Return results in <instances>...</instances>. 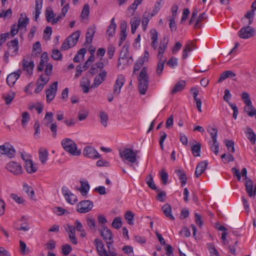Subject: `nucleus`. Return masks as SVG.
<instances>
[{
  "label": "nucleus",
  "instance_id": "obj_1",
  "mask_svg": "<svg viewBox=\"0 0 256 256\" xmlns=\"http://www.w3.org/2000/svg\"><path fill=\"white\" fill-rule=\"evenodd\" d=\"M100 235L106 242L108 250L100 240L95 239L94 244L99 256H123L122 254H117L116 249L114 246L113 236L109 228L103 226L100 230Z\"/></svg>",
  "mask_w": 256,
  "mask_h": 256
},
{
  "label": "nucleus",
  "instance_id": "obj_2",
  "mask_svg": "<svg viewBox=\"0 0 256 256\" xmlns=\"http://www.w3.org/2000/svg\"><path fill=\"white\" fill-rule=\"evenodd\" d=\"M138 87L139 92L141 94L144 95L146 92L149 83L146 67L144 66L142 68L138 77Z\"/></svg>",
  "mask_w": 256,
  "mask_h": 256
},
{
  "label": "nucleus",
  "instance_id": "obj_3",
  "mask_svg": "<svg viewBox=\"0 0 256 256\" xmlns=\"http://www.w3.org/2000/svg\"><path fill=\"white\" fill-rule=\"evenodd\" d=\"M119 154L123 161L126 160L130 163V166L134 168V167L133 164H138L137 154L133 150L126 148L123 150H120Z\"/></svg>",
  "mask_w": 256,
  "mask_h": 256
},
{
  "label": "nucleus",
  "instance_id": "obj_4",
  "mask_svg": "<svg viewBox=\"0 0 256 256\" xmlns=\"http://www.w3.org/2000/svg\"><path fill=\"white\" fill-rule=\"evenodd\" d=\"M61 144L64 150L70 154L74 156L80 154V150H78L76 144L72 139L65 138L62 140Z\"/></svg>",
  "mask_w": 256,
  "mask_h": 256
},
{
  "label": "nucleus",
  "instance_id": "obj_5",
  "mask_svg": "<svg viewBox=\"0 0 256 256\" xmlns=\"http://www.w3.org/2000/svg\"><path fill=\"white\" fill-rule=\"evenodd\" d=\"M16 150L9 142H4L0 146V154L5 155L9 158H12L16 154Z\"/></svg>",
  "mask_w": 256,
  "mask_h": 256
},
{
  "label": "nucleus",
  "instance_id": "obj_6",
  "mask_svg": "<svg viewBox=\"0 0 256 256\" xmlns=\"http://www.w3.org/2000/svg\"><path fill=\"white\" fill-rule=\"evenodd\" d=\"M53 66L51 64H46L44 69V74L40 75L37 80V82L41 83L45 86L50 80V76L52 74Z\"/></svg>",
  "mask_w": 256,
  "mask_h": 256
},
{
  "label": "nucleus",
  "instance_id": "obj_7",
  "mask_svg": "<svg viewBox=\"0 0 256 256\" xmlns=\"http://www.w3.org/2000/svg\"><path fill=\"white\" fill-rule=\"evenodd\" d=\"M255 30L250 26L248 25L246 26H244L238 31V34L239 36L243 39H247L252 37L255 34Z\"/></svg>",
  "mask_w": 256,
  "mask_h": 256
},
{
  "label": "nucleus",
  "instance_id": "obj_8",
  "mask_svg": "<svg viewBox=\"0 0 256 256\" xmlns=\"http://www.w3.org/2000/svg\"><path fill=\"white\" fill-rule=\"evenodd\" d=\"M125 81L126 78L123 74H119L117 76L115 84L113 86V94L114 95H119L121 91V88L123 86Z\"/></svg>",
  "mask_w": 256,
  "mask_h": 256
},
{
  "label": "nucleus",
  "instance_id": "obj_9",
  "mask_svg": "<svg viewBox=\"0 0 256 256\" xmlns=\"http://www.w3.org/2000/svg\"><path fill=\"white\" fill-rule=\"evenodd\" d=\"M93 206V202L92 201L82 200L77 204V211L80 213H86L91 210Z\"/></svg>",
  "mask_w": 256,
  "mask_h": 256
},
{
  "label": "nucleus",
  "instance_id": "obj_10",
  "mask_svg": "<svg viewBox=\"0 0 256 256\" xmlns=\"http://www.w3.org/2000/svg\"><path fill=\"white\" fill-rule=\"evenodd\" d=\"M58 82H55L46 90V100L48 103H50L54 98L58 90Z\"/></svg>",
  "mask_w": 256,
  "mask_h": 256
},
{
  "label": "nucleus",
  "instance_id": "obj_11",
  "mask_svg": "<svg viewBox=\"0 0 256 256\" xmlns=\"http://www.w3.org/2000/svg\"><path fill=\"white\" fill-rule=\"evenodd\" d=\"M6 168L15 176H19L22 174V168L20 164L14 161L8 162L6 166Z\"/></svg>",
  "mask_w": 256,
  "mask_h": 256
},
{
  "label": "nucleus",
  "instance_id": "obj_12",
  "mask_svg": "<svg viewBox=\"0 0 256 256\" xmlns=\"http://www.w3.org/2000/svg\"><path fill=\"white\" fill-rule=\"evenodd\" d=\"M62 192L68 202L73 204L78 201L76 196L72 193L67 187L63 186Z\"/></svg>",
  "mask_w": 256,
  "mask_h": 256
},
{
  "label": "nucleus",
  "instance_id": "obj_13",
  "mask_svg": "<svg viewBox=\"0 0 256 256\" xmlns=\"http://www.w3.org/2000/svg\"><path fill=\"white\" fill-rule=\"evenodd\" d=\"M84 155L88 158L93 159H96L100 156V154L92 146H86L83 151Z\"/></svg>",
  "mask_w": 256,
  "mask_h": 256
},
{
  "label": "nucleus",
  "instance_id": "obj_14",
  "mask_svg": "<svg viewBox=\"0 0 256 256\" xmlns=\"http://www.w3.org/2000/svg\"><path fill=\"white\" fill-rule=\"evenodd\" d=\"M106 75V72L105 70H102L101 72L95 76L91 88H94L100 86L105 80Z\"/></svg>",
  "mask_w": 256,
  "mask_h": 256
},
{
  "label": "nucleus",
  "instance_id": "obj_15",
  "mask_svg": "<svg viewBox=\"0 0 256 256\" xmlns=\"http://www.w3.org/2000/svg\"><path fill=\"white\" fill-rule=\"evenodd\" d=\"M18 40L15 38L8 43V51L10 52L12 56H15L18 54Z\"/></svg>",
  "mask_w": 256,
  "mask_h": 256
},
{
  "label": "nucleus",
  "instance_id": "obj_16",
  "mask_svg": "<svg viewBox=\"0 0 256 256\" xmlns=\"http://www.w3.org/2000/svg\"><path fill=\"white\" fill-rule=\"evenodd\" d=\"M22 70H18L16 72H12L8 75L6 78V82L8 84L10 87L12 86L20 78Z\"/></svg>",
  "mask_w": 256,
  "mask_h": 256
},
{
  "label": "nucleus",
  "instance_id": "obj_17",
  "mask_svg": "<svg viewBox=\"0 0 256 256\" xmlns=\"http://www.w3.org/2000/svg\"><path fill=\"white\" fill-rule=\"evenodd\" d=\"M34 66V64L33 61L28 60L24 58L23 59L22 62V68L28 74L32 75V74Z\"/></svg>",
  "mask_w": 256,
  "mask_h": 256
},
{
  "label": "nucleus",
  "instance_id": "obj_18",
  "mask_svg": "<svg viewBox=\"0 0 256 256\" xmlns=\"http://www.w3.org/2000/svg\"><path fill=\"white\" fill-rule=\"evenodd\" d=\"M246 188L250 197H255L256 195V185L254 186L253 182L250 179H247L246 182Z\"/></svg>",
  "mask_w": 256,
  "mask_h": 256
},
{
  "label": "nucleus",
  "instance_id": "obj_19",
  "mask_svg": "<svg viewBox=\"0 0 256 256\" xmlns=\"http://www.w3.org/2000/svg\"><path fill=\"white\" fill-rule=\"evenodd\" d=\"M66 230L68 232L69 238L71 242L74 244H77V240L76 238V229L75 227L70 224H67L65 226Z\"/></svg>",
  "mask_w": 256,
  "mask_h": 256
},
{
  "label": "nucleus",
  "instance_id": "obj_20",
  "mask_svg": "<svg viewBox=\"0 0 256 256\" xmlns=\"http://www.w3.org/2000/svg\"><path fill=\"white\" fill-rule=\"evenodd\" d=\"M168 40L166 38H164L160 42V46L158 48V58H166L163 56L166 48L168 47Z\"/></svg>",
  "mask_w": 256,
  "mask_h": 256
},
{
  "label": "nucleus",
  "instance_id": "obj_21",
  "mask_svg": "<svg viewBox=\"0 0 256 256\" xmlns=\"http://www.w3.org/2000/svg\"><path fill=\"white\" fill-rule=\"evenodd\" d=\"M128 46H124L120 52V58L118 60V66L120 67L122 64H124L122 62L128 58Z\"/></svg>",
  "mask_w": 256,
  "mask_h": 256
},
{
  "label": "nucleus",
  "instance_id": "obj_22",
  "mask_svg": "<svg viewBox=\"0 0 256 256\" xmlns=\"http://www.w3.org/2000/svg\"><path fill=\"white\" fill-rule=\"evenodd\" d=\"M80 30H77L66 38L68 40L67 42L69 43V46L72 47L77 43L80 36Z\"/></svg>",
  "mask_w": 256,
  "mask_h": 256
},
{
  "label": "nucleus",
  "instance_id": "obj_23",
  "mask_svg": "<svg viewBox=\"0 0 256 256\" xmlns=\"http://www.w3.org/2000/svg\"><path fill=\"white\" fill-rule=\"evenodd\" d=\"M80 30H77L66 38L68 40L67 42L69 43V46L72 47L77 43L80 36Z\"/></svg>",
  "mask_w": 256,
  "mask_h": 256
},
{
  "label": "nucleus",
  "instance_id": "obj_24",
  "mask_svg": "<svg viewBox=\"0 0 256 256\" xmlns=\"http://www.w3.org/2000/svg\"><path fill=\"white\" fill-rule=\"evenodd\" d=\"M208 164V162L206 160L201 161L198 164L194 173L196 178H198L204 171Z\"/></svg>",
  "mask_w": 256,
  "mask_h": 256
},
{
  "label": "nucleus",
  "instance_id": "obj_25",
  "mask_svg": "<svg viewBox=\"0 0 256 256\" xmlns=\"http://www.w3.org/2000/svg\"><path fill=\"white\" fill-rule=\"evenodd\" d=\"M151 35V46L154 50H156L158 44V34L155 29L150 31Z\"/></svg>",
  "mask_w": 256,
  "mask_h": 256
},
{
  "label": "nucleus",
  "instance_id": "obj_26",
  "mask_svg": "<svg viewBox=\"0 0 256 256\" xmlns=\"http://www.w3.org/2000/svg\"><path fill=\"white\" fill-rule=\"evenodd\" d=\"M28 23L29 18L26 16V14H21L18 20V24H17L18 27L20 29L23 28H26Z\"/></svg>",
  "mask_w": 256,
  "mask_h": 256
},
{
  "label": "nucleus",
  "instance_id": "obj_27",
  "mask_svg": "<svg viewBox=\"0 0 256 256\" xmlns=\"http://www.w3.org/2000/svg\"><path fill=\"white\" fill-rule=\"evenodd\" d=\"M43 0H36V6L35 11L34 13V20L37 21L39 18L40 14H41V10L42 8Z\"/></svg>",
  "mask_w": 256,
  "mask_h": 256
},
{
  "label": "nucleus",
  "instance_id": "obj_28",
  "mask_svg": "<svg viewBox=\"0 0 256 256\" xmlns=\"http://www.w3.org/2000/svg\"><path fill=\"white\" fill-rule=\"evenodd\" d=\"M175 172L178 178L181 183V186L184 187L187 182V176L183 170H175Z\"/></svg>",
  "mask_w": 256,
  "mask_h": 256
},
{
  "label": "nucleus",
  "instance_id": "obj_29",
  "mask_svg": "<svg viewBox=\"0 0 256 256\" xmlns=\"http://www.w3.org/2000/svg\"><path fill=\"white\" fill-rule=\"evenodd\" d=\"M48 59L47 53L43 52L41 55L40 61L38 66V72L42 71L44 66H46V63H47Z\"/></svg>",
  "mask_w": 256,
  "mask_h": 256
},
{
  "label": "nucleus",
  "instance_id": "obj_30",
  "mask_svg": "<svg viewBox=\"0 0 256 256\" xmlns=\"http://www.w3.org/2000/svg\"><path fill=\"white\" fill-rule=\"evenodd\" d=\"M186 85V82L184 80H180L176 84L174 88L171 90V94H175L176 93L182 90Z\"/></svg>",
  "mask_w": 256,
  "mask_h": 256
},
{
  "label": "nucleus",
  "instance_id": "obj_31",
  "mask_svg": "<svg viewBox=\"0 0 256 256\" xmlns=\"http://www.w3.org/2000/svg\"><path fill=\"white\" fill-rule=\"evenodd\" d=\"M162 210L164 215L171 220H174V217L172 213V208L170 206L166 204L162 207Z\"/></svg>",
  "mask_w": 256,
  "mask_h": 256
},
{
  "label": "nucleus",
  "instance_id": "obj_32",
  "mask_svg": "<svg viewBox=\"0 0 256 256\" xmlns=\"http://www.w3.org/2000/svg\"><path fill=\"white\" fill-rule=\"evenodd\" d=\"M90 81L88 78L84 77L80 82V86L82 87L84 93H88L89 92Z\"/></svg>",
  "mask_w": 256,
  "mask_h": 256
},
{
  "label": "nucleus",
  "instance_id": "obj_33",
  "mask_svg": "<svg viewBox=\"0 0 256 256\" xmlns=\"http://www.w3.org/2000/svg\"><path fill=\"white\" fill-rule=\"evenodd\" d=\"M26 168L27 172L29 174L34 173L37 170L36 166L30 160H26Z\"/></svg>",
  "mask_w": 256,
  "mask_h": 256
},
{
  "label": "nucleus",
  "instance_id": "obj_34",
  "mask_svg": "<svg viewBox=\"0 0 256 256\" xmlns=\"http://www.w3.org/2000/svg\"><path fill=\"white\" fill-rule=\"evenodd\" d=\"M38 157L40 162L45 164L48 158V152L46 149L40 148L38 151Z\"/></svg>",
  "mask_w": 256,
  "mask_h": 256
},
{
  "label": "nucleus",
  "instance_id": "obj_35",
  "mask_svg": "<svg viewBox=\"0 0 256 256\" xmlns=\"http://www.w3.org/2000/svg\"><path fill=\"white\" fill-rule=\"evenodd\" d=\"M90 188V185L87 181H80V187L78 190L83 196H85L88 194Z\"/></svg>",
  "mask_w": 256,
  "mask_h": 256
},
{
  "label": "nucleus",
  "instance_id": "obj_36",
  "mask_svg": "<svg viewBox=\"0 0 256 256\" xmlns=\"http://www.w3.org/2000/svg\"><path fill=\"white\" fill-rule=\"evenodd\" d=\"M246 134L247 138L250 140L251 143L254 144L256 141V135L253 130L250 128H248L246 132Z\"/></svg>",
  "mask_w": 256,
  "mask_h": 256
},
{
  "label": "nucleus",
  "instance_id": "obj_37",
  "mask_svg": "<svg viewBox=\"0 0 256 256\" xmlns=\"http://www.w3.org/2000/svg\"><path fill=\"white\" fill-rule=\"evenodd\" d=\"M236 76V74L231 70H226L223 72L218 80V82H221L228 78H233Z\"/></svg>",
  "mask_w": 256,
  "mask_h": 256
},
{
  "label": "nucleus",
  "instance_id": "obj_38",
  "mask_svg": "<svg viewBox=\"0 0 256 256\" xmlns=\"http://www.w3.org/2000/svg\"><path fill=\"white\" fill-rule=\"evenodd\" d=\"M158 62L156 66V72L157 75L158 76H160L164 70V65L166 62V58H158Z\"/></svg>",
  "mask_w": 256,
  "mask_h": 256
},
{
  "label": "nucleus",
  "instance_id": "obj_39",
  "mask_svg": "<svg viewBox=\"0 0 256 256\" xmlns=\"http://www.w3.org/2000/svg\"><path fill=\"white\" fill-rule=\"evenodd\" d=\"M206 247L210 252V256H220V253L212 243L206 244Z\"/></svg>",
  "mask_w": 256,
  "mask_h": 256
},
{
  "label": "nucleus",
  "instance_id": "obj_40",
  "mask_svg": "<svg viewBox=\"0 0 256 256\" xmlns=\"http://www.w3.org/2000/svg\"><path fill=\"white\" fill-rule=\"evenodd\" d=\"M86 52V50L85 48H80L78 52V54L74 56V61L75 62H78L81 60L83 59L84 56Z\"/></svg>",
  "mask_w": 256,
  "mask_h": 256
},
{
  "label": "nucleus",
  "instance_id": "obj_41",
  "mask_svg": "<svg viewBox=\"0 0 256 256\" xmlns=\"http://www.w3.org/2000/svg\"><path fill=\"white\" fill-rule=\"evenodd\" d=\"M116 24L114 22V18L111 20L110 24L108 26L106 32L110 37L112 36L115 33Z\"/></svg>",
  "mask_w": 256,
  "mask_h": 256
},
{
  "label": "nucleus",
  "instance_id": "obj_42",
  "mask_svg": "<svg viewBox=\"0 0 256 256\" xmlns=\"http://www.w3.org/2000/svg\"><path fill=\"white\" fill-rule=\"evenodd\" d=\"M54 14L51 8H47L45 12V16L48 22H51L54 18Z\"/></svg>",
  "mask_w": 256,
  "mask_h": 256
},
{
  "label": "nucleus",
  "instance_id": "obj_43",
  "mask_svg": "<svg viewBox=\"0 0 256 256\" xmlns=\"http://www.w3.org/2000/svg\"><path fill=\"white\" fill-rule=\"evenodd\" d=\"M15 96V93L10 92L6 95H3L2 98L4 100L5 104L6 105L10 104L14 100Z\"/></svg>",
  "mask_w": 256,
  "mask_h": 256
},
{
  "label": "nucleus",
  "instance_id": "obj_44",
  "mask_svg": "<svg viewBox=\"0 0 256 256\" xmlns=\"http://www.w3.org/2000/svg\"><path fill=\"white\" fill-rule=\"evenodd\" d=\"M254 11L252 10H250L248 11L244 14V18L242 19V22H244V18H248V24L250 25L253 22L254 18Z\"/></svg>",
  "mask_w": 256,
  "mask_h": 256
},
{
  "label": "nucleus",
  "instance_id": "obj_45",
  "mask_svg": "<svg viewBox=\"0 0 256 256\" xmlns=\"http://www.w3.org/2000/svg\"><path fill=\"white\" fill-rule=\"evenodd\" d=\"M207 130L208 132L210 134L212 141H214V142H216V140H217L218 136L217 128H216L212 127L211 126H209Z\"/></svg>",
  "mask_w": 256,
  "mask_h": 256
},
{
  "label": "nucleus",
  "instance_id": "obj_46",
  "mask_svg": "<svg viewBox=\"0 0 256 256\" xmlns=\"http://www.w3.org/2000/svg\"><path fill=\"white\" fill-rule=\"evenodd\" d=\"M146 182L148 186L153 190L159 192L160 190H157V188L154 182L153 177L152 174H149L146 178Z\"/></svg>",
  "mask_w": 256,
  "mask_h": 256
},
{
  "label": "nucleus",
  "instance_id": "obj_47",
  "mask_svg": "<svg viewBox=\"0 0 256 256\" xmlns=\"http://www.w3.org/2000/svg\"><path fill=\"white\" fill-rule=\"evenodd\" d=\"M140 19L136 18H134L130 20L131 31L132 34H134L140 24Z\"/></svg>",
  "mask_w": 256,
  "mask_h": 256
},
{
  "label": "nucleus",
  "instance_id": "obj_48",
  "mask_svg": "<svg viewBox=\"0 0 256 256\" xmlns=\"http://www.w3.org/2000/svg\"><path fill=\"white\" fill-rule=\"evenodd\" d=\"M192 46H194V44H188L185 46L182 51L183 59H186L188 57V52L192 50Z\"/></svg>",
  "mask_w": 256,
  "mask_h": 256
},
{
  "label": "nucleus",
  "instance_id": "obj_49",
  "mask_svg": "<svg viewBox=\"0 0 256 256\" xmlns=\"http://www.w3.org/2000/svg\"><path fill=\"white\" fill-rule=\"evenodd\" d=\"M201 148V145L200 143L192 146L191 148L192 152L194 156H200V151Z\"/></svg>",
  "mask_w": 256,
  "mask_h": 256
},
{
  "label": "nucleus",
  "instance_id": "obj_50",
  "mask_svg": "<svg viewBox=\"0 0 256 256\" xmlns=\"http://www.w3.org/2000/svg\"><path fill=\"white\" fill-rule=\"evenodd\" d=\"M90 14V6L88 4H86L82 10L80 14V17L83 18H88Z\"/></svg>",
  "mask_w": 256,
  "mask_h": 256
},
{
  "label": "nucleus",
  "instance_id": "obj_51",
  "mask_svg": "<svg viewBox=\"0 0 256 256\" xmlns=\"http://www.w3.org/2000/svg\"><path fill=\"white\" fill-rule=\"evenodd\" d=\"M100 122L102 124L106 127L108 125V116L104 112H101L100 113Z\"/></svg>",
  "mask_w": 256,
  "mask_h": 256
},
{
  "label": "nucleus",
  "instance_id": "obj_52",
  "mask_svg": "<svg viewBox=\"0 0 256 256\" xmlns=\"http://www.w3.org/2000/svg\"><path fill=\"white\" fill-rule=\"evenodd\" d=\"M124 217L129 224H134L133 220L134 218V214L132 212L129 210L127 211L125 214Z\"/></svg>",
  "mask_w": 256,
  "mask_h": 256
},
{
  "label": "nucleus",
  "instance_id": "obj_53",
  "mask_svg": "<svg viewBox=\"0 0 256 256\" xmlns=\"http://www.w3.org/2000/svg\"><path fill=\"white\" fill-rule=\"evenodd\" d=\"M44 120L46 122V126H48L50 124L53 123L54 120L53 114L52 112H47L44 118Z\"/></svg>",
  "mask_w": 256,
  "mask_h": 256
},
{
  "label": "nucleus",
  "instance_id": "obj_54",
  "mask_svg": "<svg viewBox=\"0 0 256 256\" xmlns=\"http://www.w3.org/2000/svg\"><path fill=\"white\" fill-rule=\"evenodd\" d=\"M86 222L88 226L92 230H96V222L94 219L91 218H86Z\"/></svg>",
  "mask_w": 256,
  "mask_h": 256
},
{
  "label": "nucleus",
  "instance_id": "obj_55",
  "mask_svg": "<svg viewBox=\"0 0 256 256\" xmlns=\"http://www.w3.org/2000/svg\"><path fill=\"white\" fill-rule=\"evenodd\" d=\"M112 226L116 229H119L122 226L121 218L116 217L114 220L112 224Z\"/></svg>",
  "mask_w": 256,
  "mask_h": 256
},
{
  "label": "nucleus",
  "instance_id": "obj_56",
  "mask_svg": "<svg viewBox=\"0 0 256 256\" xmlns=\"http://www.w3.org/2000/svg\"><path fill=\"white\" fill-rule=\"evenodd\" d=\"M138 6L137 5L133 2L128 8L127 10V15L128 16H132L134 14L135 10H136Z\"/></svg>",
  "mask_w": 256,
  "mask_h": 256
},
{
  "label": "nucleus",
  "instance_id": "obj_57",
  "mask_svg": "<svg viewBox=\"0 0 256 256\" xmlns=\"http://www.w3.org/2000/svg\"><path fill=\"white\" fill-rule=\"evenodd\" d=\"M122 250L126 254L133 256H134V248L130 246H124L122 247Z\"/></svg>",
  "mask_w": 256,
  "mask_h": 256
},
{
  "label": "nucleus",
  "instance_id": "obj_58",
  "mask_svg": "<svg viewBox=\"0 0 256 256\" xmlns=\"http://www.w3.org/2000/svg\"><path fill=\"white\" fill-rule=\"evenodd\" d=\"M30 120V115L27 112L22 114V125L24 127Z\"/></svg>",
  "mask_w": 256,
  "mask_h": 256
},
{
  "label": "nucleus",
  "instance_id": "obj_59",
  "mask_svg": "<svg viewBox=\"0 0 256 256\" xmlns=\"http://www.w3.org/2000/svg\"><path fill=\"white\" fill-rule=\"evenodd\" d=\"M24 186L28 196H30V198H33L34 196V189L32 187L29 186L28 184H24Z\"/></svg>",
  "mask_w": 256,
  "mask_h": 256
},
{
  "label": "nucleus",
  "instance_id": "obj_60",
  "mask_svg": "<svg viewBox=\"0 0 256 256\" xmlns=\"http://www.w3.org/2000/svg\"><path fill=\"white\" fill-rule=\"evenodd\" d=\"M52 56L54 60H60L62 59V54L58 50H52Z\"/></svg>",
  "mask_w": 256,
  "mask_h": 256
},
{
  "label": "nucleus",
  "instance_id": "obj_61",
  "mask_svg": "<svg viewBox=\"0 0 256 256\" xmlns=\"http://www.w3.org/2000/svg\"><path fill=\"white\" fill-rule=\"evenodd\" d=\"M160 175L162 183L164 185L166 184L168 179V173L164 170H162L160 172Z\"/></svg>",
  "mask_w": 256,
  "mask_h": 256
},
{
  "label": "nucleus",
  "instance_id": "obj_62",
  "mask_svg": "<svg viewBox=\"0 0 256 256\" xmlns=\"http://www.w3.org/2000/svg\"><path fill=\"white\" fill-rule=\"evenodd\" d=\"M207 18V16L205 12H203L201 14H200V16H198V18L196 22V23L194 25V28H196V27H198L199 26V24L205 20Z\"/></svg>",
  "mask_w": 256,
  "mask_h": 256
},
{
  "label": "nucleus",
  "instance_id": "obj_63",
  "mask_svg": "<svg viewBox=\"0 0 256 256\" xmlns=\"http://www.w3.org/2000/svg\"><path fill=\"white\" fill-rule=\"evenodd\" d=\"M242 98L246 104H252V101L250 99L249 94L246 92H243L242 94Z\"/></svg>",
  "mask_w": 256,
  "mask_h": 256
},
{
  "label": "nucleus",
  "instance_id": "obj_64",
  "mask_svg": "<svg viewBox=\"0 0 256 256\" xmlns=\"http://www.w3.org/2000/svg\"><path fill=\"white\" fill-rule=\"evenodd\" d=\"M72 248L71 246L68 244L64 245L62 247V252L64 255L68 256L72 251Z\"/></svg>",
  "mask_w": 256,
  "mask_h": 256
}]
</instances>
